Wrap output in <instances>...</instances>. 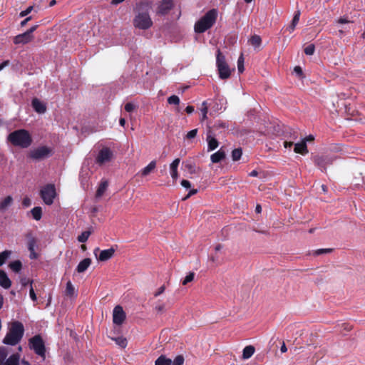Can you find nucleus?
<instances>
[{"instance_id":"nucleus-1","label":"nucleus","mask_w":365,"mask_h":365,"mask_svg":"<svg viewBox=\"0 0 365 365\" xmlns=\"http://www.w3.org/2000/svg\"><path fill=\"white\" fill-rule=\"evenodd\" d=\"M24 334V327L21 322L15 321L9 324L8 331L3 339L4 344L15 346L18 344Z\"/></svg>"},{"instance_id":"nucleus-2","label":"nucleus","mask_w":365,"mask_h":365,"mask_svg":"<svg viewBox=\"0 0 365 365\" xmlns=\"http://www.w3.org/2000/svg\"><path fill=\"white\" fill-rule=\"evenodd\" d=\"M7 140L14 146L27 148L32 143V138L28 130L19 129L9 134Z\"/></svg>"},{"instance_id":"nucleus-3","label":"nucleus","mask_w":365,"mask_h":365,"mask_svg":"<svg viewBox=\"0 0 365 365\" xmlns=\"http://www.w3.org/2000/svg\"><path fill=\"white\" fill-rule=\"evenodd\" d=\"M217 18V11L209 10L202 17L195 22L194 30L197 34H202L213 26Z\"/></svg>"},{"instance_id":"nucleus-4","label":"nucleus","mask_w":365,"mask_h":365,"mask_svg":"<svg viewBox=\"0 0 365 365\" xmlns=\"http://www.w3.org/2000/svg\"><path fill=\"white\" fill-rule=\"evenodd\" d=\"M18 353L9 354L11 353V349L6 346H0V365H20V354L22 351L21 346H18Z\"/></svg>"},{"instance_id":"nucleus-5","label":"nucleus","mask_w":365,"mask_h":365,"mask_svg":"<svg viewBox=\"0 0 365 365\" xmlns=\"http://www.w3.org/2000/svg\"><path fill=\"white\" fill-rule=\"evenodd\" d=\"M216 65L221 79H227L231 75V71L226 62L225 56L222 53L220 49H217L216 54Z\"/></svg>"},{"instance_id":"nucleus-6","label":"nucleus","mask_w":365,"mask_h":365,"mask_svg":"<svg viewBox=\"0 0 365 365\" xmlns=\"http://www.w3.org/2000/svg\"><path fill=\"white\" fill-rule=\"evenodd\" d=\"M133 25L135 28L146 30L153 25V21L148 12L139 13L133 19Z\"/></svg>"},{"instance_id":"nucleus-7","label":"nucleus","mask_w":365,"mask_h":365,"mask_svg":"<svg viewBox=\"0 0 365 365\" xmlns=\"http://www.w3.org/2000/svg\"><path fill=\"white\" fill-rule=\"evenodd\" d=\"M29 348L33 349L37 355L45 359V345L43 339L39 335H36L31 337L29 340Z\"/></svg>"},{"instance_id":"nucleus-8","label":"nucleus","mask_w":365,"mask_h":365,"mask_svg":"<svg viewBox=\"0 0 365 365\" xmlns=\"http://www.w3.org/2000/svg\"><path fill=\"white\" fill-rule=\"evenodd\" d=\"M336 156L334 155L327 154L322 155H315L314 157V164L322 170L326 171L327 167L331 165L333 162L336 159Z\"/></svg>"},{"instance_id":"nucleus-9","label":"nucleus","mask_w":365,"mask_h":365,"mask_svg":"<svg viewBox=\"0 0 365 365\" xmlns=\"http://www.w3.org/2000/svg\"><path fill=\"white\" fill-rule=\"evenodd\" d=\"M40 195L45 204L51 205L53 202V200L56 195L54 185L48 184L44 186L40 191Z\"/></svg>"},{"instance_id":"nucleus-10","label":"nucleus","mask_w":365,"mask_h":365,"mask_svg":"<svg viewBox=\"0 0 365 365\" xmlns=\"http://www.w3.org/2000/svg\"><path fill=\"white\" fill-rule=\"evenodd\" d=\"M53 150L47 146L38 147L29 153V157L34 160H40L48 158L52 155Z\"/></svg>"},{"instance_id":"nucleus-11","label":"nucleus","mask_w":365,"mask_h":365,"mask_svg":"<svg viewBox=\"0 0 365 365\" xmlns=\"http://www.w3.org/2000/svg\"><path fill=\"white\" fill-rule=\"evenodd\" d=\"M27 240V247L30 252L29 257L31 259H36L38 258V254L35 252V247L37 245V239L33 235L32 232L26 234Z\"/></svg>"},{"instance_id":"nucleus-12","label":"nucleus","mask_w":365,"mask_h":365,"mask_svg":"<svg viewBox=\"0 0 365 365\" xmlns=\"http://www.w3.org/2000/svg\"><path fill=\"white\" fill-rule=\"evenodd\" d=\"M184 357L182 355L177 356L174 360L161 355L155 361V365H182Z\"/></svg>"},{"instance_id":"nucleus-13","label":"nucleus","mask_w":365,"mask_h":365,"mask_svg":"<svg viewBox=\"0 0 365 365\" xmlns=\"http://www.w3.org/2000/svg\"><path fill=\"white\" fill-rule=\"evenodd\" d=\"M100 251L98 247L94 250V255H96L97 259L101 262H105L110 259L114 255L115 250L113 247H110L107 250H104L101 251L99 255H97V252Z\"/></svg>"},{"instance_id":"nucleus-14","label":"nucleus","mask_w":365,"mask_h":365,"mask_svg":"<svg viewBox=\"0 0 365 365\" xmlns=\"http://www.w3.org/2000/svg\"><path fill=\"white\" fill-rule=\"evenodd\" d=\"M113 156V153L108 148H103L101 149L96 158V162L98 164H103L106 162L110 160Z\"/></svg>"},{"instance_id":"nucleus-15","label":"nucleus","mask_w":365,"mask_h":365,"mask_svg":"<svg viewBox=\"0 0 365 365\" xmlns=\"http://www.w3.org/2000/svg\"><path fill=\"white\" fill-rule=\"evenodd\" d=\"M125 319V314L123 309V308L118 305L113 309V323L118 325H120L123 324Z\"/></svg>"},{"instance_id":"nucleus-16","label":"nucleus","mask_w":365,"mask_h":365,"mask_svg":"<svg viewBox=\"0 0 365 365\" xmlns=\"http://www.w3.org/2000/svg\"><path fill=\"white\" fill-rule=\"evenodd\" d=\"M173 3L172 0H163L159 4L157 10V14L164 16L172 9Z\"/></svg>"},{"instance_id":"nucleus-17","label":"nucleus","mask_w":365,"mask_h":365,"mask_svg":"<svg viewBox=\"0 0 365 365\" xmlns=\"http://www.w3.org/2000/svg\"><path fill=\"white\" fill-rule=\"evenodd\" d=\"M34 39V36H29V34L24 32L19 34L14 38V44H26L31 42Z\"/></svg>"},{"instance_id":"nucleus-18","label":"nucleus","mask_w":365,"mask_h":365,"mask_svg":"<svg viewBox=\"0 0 365 365\" xmlns=\"http://www.w3.org/2000/svg\"><path fill=\"white\" fill-rule=\"evenodd\" d=\"M31 106L34 110L38 113H44L46 110V104L34 98L31 101Z\"/></svg>"},{"instance_id":"nucleus-19","label":"nucleus","mask_w":365,"mask_h":365,"mask_svg":"<svg viewBox=\"0 0 365 365\" xmlns=\"http://www.w3.org/2000/svg\"><path fill=\"white\" fill-rule=\"evenodd\" d=\"M180 158H175L170 165V175L174 181L177 180L178 178V168L180 164Z\"/></svg>"},{"instance_id":"nucleus-20","label":"nucleus","mask_w":365,"mask_h":365,"mask_svg":"<svg viewBox=\"0 0 365 365\" xmlns=\"http://www.w3.org/2000/svg\"><path fill=\"white\" fill-rule=\"evenodd\" d=\"M207 142L208 145V151L215 150L218 145L219 143L217 140L212 135V130H210L207 136Z\"/></svg>"},{"instance_id":"nucleus-21","label":"nucleus","mask_w":365,"mask_h":365,"mask_svg":"<svg viewBox=\"0 0 365 365\" xmlns=\"http://www.w3.org/2000/svg\"><path fill=\"white\" fill-rule=\"evenodd\" d=\"M225 157V151L222 148H220L218 151L211 155L210 160L212 163H218L223 160Z\"/></svg>"},{"instance_id":"nucleus-22","label":"nucleus","mask_w":365,"mask_h":365,"mask_svg":"<svg viewBox=\"0 0 365 365\" xmlns=\"http://www.w3.org/2000/svg\"><path fill=\"white\" fill-rule=\"evenodd\" d=\"M183 165L185 166V169L187 170L190 174H196L200 171V168L191 160H186L185 162H183Z\"/></svg>"},{"instance_id":"nucleus-23","label":"nucleus","mask_w":365,"mask_h":365,"mask_svg":"<svg viewBox=\"0 0 365 365\" xmlns=\"http://www.w3.org/2000/svg\"><path fill=\"white\" fill-rule=\"evenodd\" d=\"M156 168L155 160L151 161L146 167L142 169L138 174L142 177H145L150 175Z\"/></svg>"},{"instance_id":"nucleus-24","label":"nucleus","mask_w":365,"mask_h":365,"mask_svg":"<svg viewBox=\"0 0 365 365\" xmlns=\"http://www.w3.org/2000/svg\"><path fill=\"white\" fill-rule=\"evenodd\" d=\"M11 282L6 273L4 270L0 269V285L5 289H8L11 287Z\"/></svg>"},{"instance_id":"nucleus-25","label":"nucleus","mask_w":365,"mask_h":365,"mask_svg":"<svg viewBox=\"0 0 365 365\" xmlns=\"http://www.w3.org/2000/svg\"><path fill=\"white\" fill-rule=\"evenodd\" d=\"M294 151L303 155L307 154L309 151L305 141L302 140V142L294 144Z\"/></svg>"},{"instance_id":"nucleus-26","label":"nucleus","mask_w":365,"mask_h":365,"mask_svg":"<svg viewBox=\"0 0 365 365\" xmlns=\"http://www.w3.org/2000/svg\"><path fill=\"white\" fill-rule=\"evenodd\" d=\"M91 264V259L90 258H85L81 260L76 267V271L78 273L85 272Z\"/></svg>"},{"instance_id":"nucleus-27","label":"nucleus","mask_w":365,"mask_h":365,"mask_svg":"<svg viewBox=\"0 0 365 365\" xmlns=\"http://www.w3.org/2000/svg\"><path fill=\"white\" fill-rule=\"evenodd\" d=\"M248 42L255 48L260 49L262 45V38L259 35L255 34L250 37Z\"/></svg>"},{"instance_id":"nucleus-28","label":"nucleus","mask_w":365,"mask_h":365,"mask_svg":"<svg viewBox=\"0 0 365 365\" xmlns=\"http://www.w3.org/2000/svg\"><path fill=\"white\" fill-rule=\"evenodd\" d=\"M300 15L301 12L299 10L295 11L291 24L287 28L289 32H292L295 29L296 26L299 23Z\"/></svg>"},{"instance_id":"nucleus-29","label":"nucleus","mask_w":365,"mask_h":365,"mask_svg":"<svg viewBox=\"0 0 365 365\" xmlns=\"http://www.w3.org/2000/svg\"><path fill=\"white\" fill-rule=\"evenodd\" d=\"M255 347L253 346H247L244 348L242 352V358L244 359H248L250 358L255 353Z\"/></svg>"},{"instance_id":"nucleus-30","label":"nucleus","mask_w":365,"mask_h":365,"mask_svg":"<svg viewBox=\"0 0 365 365\" xmlns=\"http://www.w3.org/2000/svg\"><path fill=\"white\" fill-rule=\"evenodd\" d=\"M108 186V183L107 181H102L97 189L96 197H101L106 192Z\"/></svg>"},{"instance_id":"nucleus-31","label":"nucleus","mask_w":365,"mask_h":365,"mask_svg":"<svg viewBox=\"0 0 365 365\" xmlns=\"http://www.w3.org/2000/svg\"><path fill=\"white\" fill-rule=\"evenodd\" d=\"M13 202V198L9 195L0 202V210H6L8 207L11 206Z\"/></svg>"},{"instance_id":"nucleus-32","label":"nucleus","mask_w":365,"mask_h":365,"mask_svg":"<svg viewBox=\"0 0 365 365\" xmlns=\"http://www.w3.org/2000/svg\"><path fill=\"white\" fill-rule=\"evenodd\" d=\"M9 267L12 271L18 273L22 268V263L20 260H15L9 264Z\"/></svg>"},{"instance_id":"nucleus-33","label":"nucleus","mask_w":365,"mask_h":365,"mask_svg":"<svg viewBox=\"0 0 365 365\" xmlns=\"http://www.w3.org/2000/svg\"><path fill=\"white\" fill-rule=\"evenodd\" d=\"M31 215L34 220H40L42 217V209L41 207H34L31 210Z\"/></svg>"},{"instance_id":"nucleus-34","label":"nucleus","mask_w":365,"mask_h":365,"mask_svg":"<svg viewBox=\"0 0 365 365\" xmlns=\"http://www.w3.org/2000/svg\"><path fill=\"white\" fill-rule=\"evenodd\" d=\"M11 251L4 250L0 253V267L2 266L6 260L11 256Z\"/></svg>"},{"instance_id":"nucleus-35","label":"nucleus","mask_w":365,"mask_h":365,"mask_svg":"<svg viewBox=\"0 0 365 365\" xmlns=\"http://www.w3.org/2000/svg\"><path fill=\"white\" fill-rule=\"evenodd\" d=\"M242 155V148H235L232 152V159L233 161L239 160Z\"/></svg>"},{"instance_id":"nucleus-36","label":"nucleus","mask_w":365,"mask_h":365,"mask_svg":"<svg viewBox=\"0 0 365 365\" xmlns=\"http://www.w3.org/2000/svg\"><path fill=\"white\" fill-rule=\"evenodd\" d=\"M195 276V274L193 272H189L187 275L183 279H182V284L186 285L189 282H191L192 281H193Z\"/></svg>"},{"instance_id":"nucleus-37","label":"nucleus","mask_w":365,"mask_h":365,"mask_svg":"<svg viewBox=\"0 0 365 365\" xmlns=\"http://www.w3.org/2000/svg\"><path fill=\"white\" fill-rule=\"evenodd\" d=\"M66 294L69 297H72L75 294L74 287L70 281L66 284Z\"/></svg>"},{"instance_id":"nucleus-38","label":"nucleus","mask_w":365,"mask_h":365,"mask_svg":"<svg viewBox=\"0 0 365 365\" xmlns=\"http://www.w3.org/2000/svg\"><path fill=\"white\" fill-rule=\"evenodd\" d=\"M91 232L90 231L83 232L78 237V240L80 242H86L90 237Z\"/></svg>"},{"instance_id":"nucleus-39","label":"nucleus","mask_w":365,"mask_h":365,"mask_svg":"<svg viewBox=\"0 0 365 365\" xmlns=\"http://www.w3.org/2000/svg\"><path fill=\"white\" fill-rule=\"evenodd\" d=\"M113 339L119 346L122 348H125L127 346V340L123 336L116 337Z\"/></svg>"},{"instance_id":"nucleus-40","label":"nucleus","mask_w":365,"mask_h":365,"mask_svg":"<svg viewBox=\"0 0 365 365\" xmlns=\"http://www.w3.org/2000/svg\"><path fill=\"white\" fill-rule=\"evenodd\" d=\"M237 69H238L239 73H242L244 71V70H245L243 54H241L240 56V57L238 58V60H237Z\"/></svg>"},{"instance_id":"nucleus-41","label":"nucleus","mask_w":365,"mask_h":365,"mask_svg":"<svg viewBox=\"0 0 365 365\" xmlns=\"http://www.w3.org/2000/svg\"><path fill=\"white\" fill-rule=\"evenodd\" d=\"M168 103L170 105H179L180 98L178 96L173 95L168 98Z\"/></svg>"},{"instance_id":"nucleus-42","label":"nucleus","mask_w":365,"mask_h":365,"mask_svg":"<svg viewBox=\"0 0 365 365\" xmlns=\"http://www.w3.org/2000/svg\"><path fill=\"white\" fill-rule=\"evenodd\" d=\"M314 51H315V46L314 44L308 45L307 46H306L304 48V50L305 54L309 55V56L313 55L314 53Z\"/></svg>"},{"instance_id":"nucleus-43","label":"nucleus","mask_w":365,"mask_h":365,"mask_svg":"<svg viewBox=\"0 0 365 365\" xmlns=\"http://www.w3.org/2000/svg\"><path fill=\"white\" fill-rule=\"evenodd\" d=\"M207 110H208V108L207 106V103H206V101H204L202 103V108H201V112L202 114V120L207 118Z\"/></svg>"},{"instance_id":"nucleus-44","label":"nucleus","mask_w":365,"mask_h":365,"mask_svg":"<svg viewBox=\"0 0 365 365\" xmlns=\"http://www.w3.org/2000/svg\"><path fill=\"white\" fill-rule=\"evenodd\" d=\"M33 9H34L33 6H29L26 9L21 11L19 13V17H25V16H28L31 12V11H33Z\"/></svg>"},{"instance_id":"nucleus-45","label":"nucleus","mask_w":365,"mask_h":365,"mask_svg":"<svg viewBox=\"0 0 365 365\" xmlns=\"http://www.w3.org/2000/svg\"><path fill=\"white\" fill-rule=\"evenodd\" d=\"M135 106L132 103H127L125 105V110L126 112L130 113L133 112L135 109Z\"/></svg>"},{"instance_id":"nucleus-46","label":"nucleus","mask_w":365,"mask_h":365,"mask_svg":"<svg viewBox=\"0 0 365 365\" xmlns=\"http://www.w3.org/2000/svg\"><path fill=\"white\" fill-rule=\"evenodd\" d=\"M197 129H193V130H191L190 131H189L187 135H186V138L187 139H192V138H194L196 137L197 135Z\"/></svg>"},{"instance_id":"nucleus-47","label":"nucleus","mask_w":365,"mask_h":365,"mask_svg":"<svg viewBox=\"0 0 365 365\" xmlns=\"http://www.w3.org/2000/svg\"><path fill=\"white\" fill-rule=\"evenodd\" d=\"M332 251V249H319L314 252L315 255H320L322 254L329 253Z\"/></svg>"},{"instance_id":"nucleus-48","label":"nucleus","mask_w":365,"mask_h":365,"mask_svg":"<svg viewBox=\"0 0 365 365\" xmlns=\"http://www.w3.org/2000/svg\"><path fill=\"white\" fill-rule=\"evenodd\" d=\"M294 71L299 78L303 77V76H304L303 71L300 66H295L294 68Z\"/></svg>"},{"instance_id":"nucleus-49","label":"nucleus","mask_w":365,"mask_h":365,"mask_svg":"<svg viewBox=\"0 0 365 365\" xmlns=\"http://www.w3.org/2000/svg\"><path fill=\"white\" fill-rule=\"evenodd\" d=\"M197 189H192L189 191V192L187 193V195L184 197V198L182 199L183 200H187L188 198H190L192 195H194L195 194L197 193Z\"/></svg>"},{"instance_id":"nucleus-50","label":"nucleus","mask_w":365,"mask_h":365,"mask_svg":"<svg viewBox=\"0 0 365 365\" xmlns=\"http://www.w3.org/2000/svg\"><path fill=\"white\" fill-rule=\"evenodd\" d=\"M31 204V201L29 197H25L22 200V205L23 206L27 207H29Z\"/></svg>"},{"instance_id":"nucleus-51","label":"nucleus","mask_w":365,"mask_h":365,"mask_svg":"<svg viewBox=\"0 0 365 365\" xmlns=\"http://www.w3.org/2000/svg\"><path fill=\"white\" fill-rule=\"evenodd\" d=\"M181 185L185 188H190L191 187L190 182L187 180H182L180 182Z\"/></svg>"},{"instance_id":"nucleus-52","label":"nucleus","mask_w":365,"mask_h":365,"mask_svg":"<svg viewBox=\"0 0 365 365\" xmlns=\"http://www.w3.org/2000/svg\"><path fill=\"white\" fill-rule=\"evenodd\" d=\"M351 21L347 19V18H345V17H341L339 18V19L336 20V23L338 24H348V23H350Z\"/></svg>"},{"instance_id":"nucleus-53","label":"nucleus","mask_w":365,"mask_h":365,"mask_svg":"<svg viewBox=\"0 0 365 365\" xmlns=\"http://www.w3.org/2000/svg\"><path fill=\"white\" fill-rule=\"evenodd\" d=\"M32 19H33V18H32V16H31L26 17L24 20H23V21L20 23V26H21V27H24V26L27 24V23H28L29 21H30Z\"/></svg>"},{"instance_id":"nucleus-54","label":"nucleus","mask_w":365,"mask_h":365,"mask_svg":"<svg viewBox=\"0 0 365 365\" xmlns=\"http://www.w3.org/2000/svg\"><path fill=\"white\" fill-rule=\"evenodd\" d=\"M38 27V25H34L31 26L29 30H27L26 32L29 34V36H33V33L37 29Z\"/></svg>"},{"instance_id":"nucleus-55","label":"nucleus","mask_w":365,"mask_h":365,"mask_svg":"<svg viewBox=\"0 0 365 365\" xmlns=\"http://www.w3.org/2000/svg\"><path fill=\"white\" fill-rule=\"evenodd\" d=\"M165 289V285L161 286V287L158 289V291L155 293V297H158V296H159V295L162 294L164 292Z\"/></svg>"},{"instance_id":"nucleus-56","label":"nucleus","mask_w":365,"mask_h":365,"mask_svg":"<svg viewBox=\"0 0 365 365\" xmlns=\"http://www.w3.org/2000/svg\"><path fill=\"white\" fill-rule=\"evenodd\" d=\"M314 140V138L312 135H309L308 136H307L305 138H304L302 140V141H305V143H307V142H312Z\"/></svg>"},{"instance_id":"nucleus-57","label":"nucleus","mask_w":365,"mask_h":365,"mask_svg":"<svg viewBox=\"0 0 365 365\" xmlns=\"http://www.w3.org/2000/svg\"><path fill=\"white\" fill-rule=\"evenodd\" d=\"M185 111L188 114H191L194 111V107L192 106H187L185 108Z\"/></svg>"},{"instance_id":"nucleus-58","label":"nucleus","mask_w":365,"mask_h":365,"mask_svg":"<svg viewBox=\"0 0 365 365\" xmlns=\"http://www.w3.org/2000/svg\"><path fill=\"white\" fill-rule=\"evenodd\" d=\"M294 145L292 141H284V146L285 148H290Z\"/></svg>"},{"instance_id":"nucleus-59","label":"nucleus","mask_w":365,"mask_h":365,"mask_svg":"<svg viewBox=\"0 0 365 365\" xmlns=\"http://www.w3.org/2000/svg\"><path fill=\"white\" fill-rule=\"evenodd\" d=\"M10 63V61L9 60L4 61L3 63L0 64V71H1L4 68L9 66Z\"/></svg>"},{"instance_id":"nucleus-60","label":"nucleus","mask_w":365,"mask_h":365,"mask_svg":"<svg viewBox=\"0 0 365 365\" xmlns=\"http://www.w3.org/2000/svg\"><path fill=\"white\" fill-rule=\"evenodd\" d=\"M215 126H216V127H221V128H225L228 127L227 124L226 123H223V122L216 123L215 125Z\"/></svg>"},{"instance_id":"nucleus-61","label":"nucleus","mask_w":365,"mask_h":365,"mask_svg":"<svg viewBox=\"0 0 365 365\" xmlns=\"http://www.w3.org/2000/svg\"><path fill=\"white\" fill-rule=\"evenodd\" d=\"M29 297H36V294L31 285L29 290Z\"/></svg>"},{"instance_id":"nucleus-62","label":"nucleus","mask_w":365,"mask_h":365,"mask_svg":"<svg viewBox=\"0 0 365 365\" xmlns=\"http://www.w3.org/2000/svg\"><path fill=\"white\" fill-rule=\"evenodd\" d=\"M280 351L282 353H285L287 351V348L284 342H283L282 345L281 346Z\"/></svg>"},{"instance_id":"nucleus-63","label":"nucleus","mask_w":365,"mask_h":365,"mask_svg":"<svg viewBox=\"0 0 365 365\" xmlns=\"http://www.w3.org/2000/svg\"><path fill=\"white\" fill-rule=\"evenodd\" d=\"M249 175L251 177H257L258 175V172L257 170H254L250 173Z\"/></svg>"},{"instance_id":"nucleus-64","label":"nucleus","mask_w":365,"mask_h":365,"mask_svg":"<svg viewBox=\"0 0 365 365\" xmlns=\"http://www.w3.org/2000/svg\"><path fill=\"white\" fill-rule=\"evenodd\" d=\"M155 309L158 312H161L164 310V306L163 305H158L155 307Z\"/></svg>"}]
</instances>
